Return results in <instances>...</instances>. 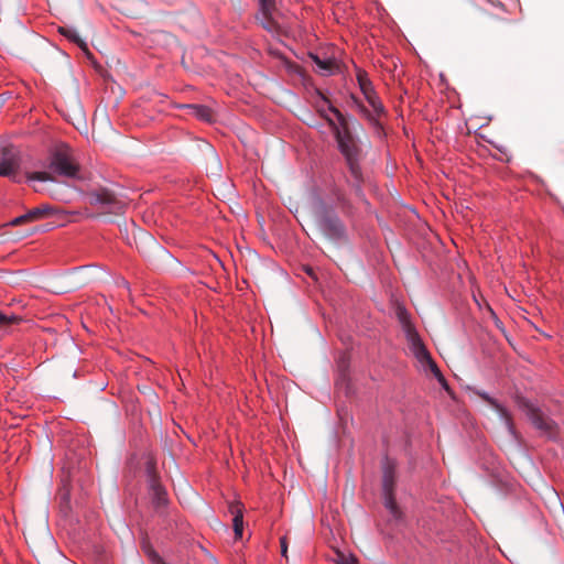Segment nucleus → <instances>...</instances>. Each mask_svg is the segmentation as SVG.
<instances>
[{
    "mask_svg": "<svg viewBox=\"0 0 564 564\" xmlns=\"http://www.w3.org/2000/svg\"><path fill=\"white\" fill-rule=\"evenodd\" d=\"M311 57L323 75H330L337 68L336 62L332 58H322L313 54Z\"/></svg>",
    "mask_w": 564,
    "mask_h": 564,
    "instance_id": "obj_15",
    "label": "nucleus"
},
{
    "mask_svg": "<svg viewBox=\"0 0 564 564\" xmlns=\"http://www.w3.org/2000/svg\"><path fill=\"white\" fill-rule=\"evenodd\" d=\"M395 316L405 334L411 352L422 355L425 345L423 344L421 337L419 336L414 325L411 323L409 312L405 310L404 306L398 304L395 306Z\"/></svg>",
    "mask_w": 564,
    "mask_h": 564,
    "instance_id": "obj_5",
    "label": "nucleus"
},
{
    "mask_svg": "<svg viewBox=\"0 0 564 564\" xmlns=\"http://www.w3.org/2000/svg\"><path fill=\"white\" fill-rule=\"evenodd\" d=\"M525 409L527 415L538 430H540L541 432L545 433L549 436L554 435L556 425L553 420L545 416L538 408H535L532 404H527Z\"/></svg>",
    "mask_w": 564,
    "mask_h": 564,
    "instance_id": "obj_8",
    "label": "nucleus"
},
{
    "mask_svg": "<svg viewBox=\"0 0 564 564\" xmlns=\"http://www.w3.org/2000/svg\"><path fill=\"white\" fill-rule=\"evenodd\" d=\"M143 478L147 485L151 518L165 520L170 514V498L156 470V462L151 453L143 454Z\"/></svg>",
    "mask_w": 564,
    "mask_h": 564,
    "instance_id": "obj_2",
    "label": "nucleus"
},
{
    "mask_svg": "<svg viewBox=\"0 0 564 564\" xmlns=\"http://www.w3.org/2000/svg\"><path fill=\"white\" fill-rule=\"evenodd\" d=\"M260 6H261L263 15L267 19V23H263V26L265 29L270 30L271 23H272V21L270 19V14L274 9L275 2H274V0H260Z\"/></svg>",
    "mask_w": 564,
    "mask_h": 564,
    "instance_id": "obj_17",
    "label": "nucleus"
},
{
    "mask_svg": "<svg viewBox=\"0 0 564 564\" xmlns=\"http://www.w3.org/2000/svg\"><path fill=\"white\" fill-rule=\"evenodd\" d=\"M477 394L485 400L488 404H490L496 411L500 414L501 419L505 421L508 430L513 433V424L511 421V416L508 411L497 402V400L490 398L486 392H477Z\"/></svg>",
    "mask_w": 564,
    "mask_h": 564,
    "instance_id": "obj_13",
    "label": "nucleus"
},
{
    "mask_svg": "<svg viewBox=\"0 0 564 564\" xmlns=\"http://www.w3.org/2000/svg\"><path fill=\"white\" fill-rule=\"evenodd\" d=\"M143 553L147 555L150 564H166L164 560L149 545L143 542Z\"/></svg>",
    "mask_w": 564,
    "mask_h": 564,
    "instance_id": "obj_21",
    "label": "nucleus"
},
{
    "mask_svg": "<svg viewBox=\"0 0 564 564\" xmlns=\"http://www.w3.org/2000/svg\"><path fill=\"white\" fill-rule=\"evenodd\" d=\"M280 544H281V554H282V556L288 558V539H286V536H282L280 539Z\"/></svg>",
    "mask_w": 564,
    "mask_h": 564,
    "instance_id": "obj_25",
    "label": "nucleus"
},
{
    "mask_svg": "<svg viewBox=\"0 0 564 564\" xmlns=\"http://www.w3.org/2000/svg\"><path fill=\"white\" fill-rule=\"evenodd\" d=\"M328 110L335 118L329 117L326 111L318 109L319 113L327 121L338 144V150L345 158L357 191L360 192L362 173L360 169L361 149L351 133L349 119L346 118L337 108L329 106Z\"/></svg>",
    "mask_w": 564,
    "mask_h": 564,
    "instance_id": "obj_1",
    "label": "nucleus"
},
{
    "mask_svg": "<svg viewBox=\"0 0 564 564\" xmlns=\"http://www.w3.org/2000/svg\"><path fill=\"white\" fill-rule=\"evenodd\" d=\"M48 167L51 172L37 171L28 172L25 177L28 181L54 182L53 174L66 177L77 178L79 165L75 162L69 147L62 144L53 150L50 154Z\"/></svg>",
    "mask_w": 564,
    "mask_h": 564,
    "instance_id": "obj_3",
    "label": "nucleus"
},
{
    "mask_svg": "<svg viewBox=\"0 0 564 564\" xmlns=\"http://www.w3.org/2000/svg\"><path fill=\"white\" fill-rule=\"evenodd\" d=\"M58 32L65 36L66 39H68L70 42L77 44L79 47L82 48H86V43L85 41H83L80 39V36L78 35L77 31L73 28H67V26H61L58 29Z\"/></svg>",
    "mask_w": 564,
    "mask_h": 564,
    "instance_id": "obj_16",
    "label": "nucleus"
},
{
    "mask_svg": "<svg viewBox=\"0 0 564 564\" xmlns=\"http://www.w3.org/2000/svg\"><path fill=\"white\" fill-rule=\"evenodd\" d=\"M335 563L336 564H357V558L354 555H346L345 553L338 552Z\"/></svg>",
    "mask_w": 564,
    "mask_h": 564,
    "instance_id": "obj_23",
    "label": "nucleus"
},
{
    "mask_svg": "<svg viewBox=\"0 0 564 564\" xmlns=\"http://www.w3.org/2000/svg\"><path fill=\"white\" fill-rule=\"evenodd\" d=\"M15 319H17V317H15V316H10V317H9V316H7V315H4V314H2V313L0 312V326H3V325H7V324H10V323H12V322H13V321H15Z\"/></svg>",
    "mask_w": 564,
    "mask_h": 564,
    "instance_id": "obj_26",
    "label": "nucleus"
},
{
    "mask_svg": "<svg viewBox=\"0 0 564 564\" xmlns=\"http://www.w3.org/2000/svg\"><path fill=\"white\" fill-rule=\"evenodd\" d=\"M129 471L133 474V477L137 478L140 474V462L135 454L131 455L128 460Z\"/></svg>",
    "mask_w": 564,
    "mask_h": 564,
    "instance_id": "obj_22",
    "label": "nucleus"
},
{
    "mask_svg": "<svg viewBox=\"0 0 564 564\" xmlns=\"http://www.w3.org/2000/svg\"><path fill=\"white\" fill-rule=\"evenodd\" d=\"M21 158L19 153L10 148H4L0 159V176L9 177L15 183L21 182L19 169Z\"/></svg>",
    "mask_w": 564,
    "mask_h": 564,
    "instance_id": "obj_6",
    "label": "nucleus"
},
{
    "mask_svg": "<svg viewBox=\"0 0 564 564\" xmlns=\"http://www.w3.org/2000/svg\"><path fill=\"white\" fill-rule=\"evenodd\" d=\"M148 238H149V240H150V241H152V242L154 241V238H153V236H152V235H150V234H149V235H148Z\"/></svg>",
    "mask_w": 564,
    "mask_h": 564,
    "instance_id": "obj_27",
    "label": "nucleus"
},
{
    "mask_svg": "<svg viewBox=\"0 0 564 564\" xmlns=\"http://www.w3.org/2000/svg\"><path fill=\"white\" fill-rule=\"evenodd\" d=\"M414 357L423 365L426 366L434 375V377L437 379V381L442 384L443 388L448 389L447 382L440 371L437 365L432 359L430 352L427 351L426 347L423 348V354H413Z\"/></svg>",
    "mask_w": 564,
    "mask_h": 564,
    "instance_id": "obj_12",
    "label": "nucleus"
},
{
    "mask_svg": "<svg viewBox=\"0 0 564 564\" xmlns=\"http://www.w3.org/2000/svg\"><path fill=\"white\" fill-rule=\"evenodd\" d=\"M142 362H143V364H144V362H149V364H151V361H150L149 359H145V358H143V359H142Z\"/></svg>",
    "mask_w": 564,
    "mask_h": 564,
    "instance_id": "obj_28",
    "label": "nucleus"
},
{
    "mask_svg": "<svg viewBox=\"0 0 564 564\" xmlns=\"http://www.w3.org/2000/svg\"><path fill=\"white\" fill-rule=\"evenodd\" d=\"M382 491L384 506L394 519L401 517V511L394 498L395 462L388 456L382 460Z\"/></svg>",
    "mask_w": 564,
    "mask_h": 564,
    "instance_id": "obj_4",
    "label": "nucleus"
},
{
    "mask_svg": "<svg viewBox=\"0 0 564 564\" xmlns=\"http://www.w3.org/2000/svg\"><path fill=\"white\" fill-rule=\"evenodd\" d=\"M26 223H34L33 220H31V216H30L29 212L10 220L9 225L17 227V226H20V225L26 224Z\"/></svg>",
    "mask_w": 564,
    "mask_h": 564,
    "instance_id": "obj_24",
    "label": "nucleus"
},
{
    "mask_svg": "<svg viewBox=\"0 0 564 564\" xmlns=\"http://www.w3.org/2000/svg\"><path fill=\"white\" fill-rule=\"evenodd\" d=\"M229 512L232 514V527L235 539L240 540L243 532V505L240 501H232L228 507Z\"/></svg>",
    "mask_w": 564,
    "mask_h": 564,
    "instance_id": "obj_11",
    "label": "nucleus"
},
{
    "mask_svg": "<svg viewBox=\"0 0 564 564\" xmlns=\"http://www.w3.org/2000/svg\"><path fill=\"white\" fill-rule=\"evenodd\" d=\"M322 232L330 239H339L344 236V226L337 216L326 213L318 220Z\"/></svg>",
    "mask_w": 564,
    "mask_h": 564,
    "instance_id": "obj_9",
    "label": "nucleus"
},
{
    "mask_svg": "<svg viewBox=\"0 0 564 564\" xmlns=\"http://www.w3.org/2000/svg\"><path fill=\"white\" fill-rule=\"evenodd\" d=\"M186 108L189 110V113L203 121L212 122L214 120L213 110L204 105H187Z\"/></svg>",
    "mask_w": 564,
    "mask_h": 564,
    "instance_id": "obj_14",
    "label": "nucleus"
},
{
    "mask_svg": "<svg viewBox=\"0 0 564 564\" xmlns=\"http://www.w3.org/2000/svg\"><path fill=\"white\" fill-rule=\"evenodd\" d=\"M143 399H147V401L154 404V409L148 411L149 415L151 417H153V416L160 417V409L156 404L158 395L150 389L149 391H143Z\"/></svg>",
    "mask_w": 564,
    "mask_h": 564,
    "instance_id": "obj_20",
    "label": "nucleus"
},
{
    "mask_svg": "<svg viewBox=\"0 0 564 564\" xmlns=\"http://www.w3.org/2000/svg\"><path fill=\"white\" fill-rule=\"evenodd\" d=\"M357 80H358V84H359V87H360L362 94H370V90L373 89L372 84H371L370 79L368 78V75L366 72L359 69L357 73Z\"/></svg>",
    "mask_w": 564,
    "mask_h": 564,
    "instance_id": "obj_19",
    "label": "nucleus"
},
{
    "mask_svg": "<svg viewBox=\"0 0 564 564\" xmlns=\"http://www.w3.org/2000/svg\"><path fill=\"white\" fill-rule=\"evenodd\" d=\"M53 209L48 205H42L35 208H32L29 210V214L31 216V220L37 221L46 217L47 215L52 214Z\"/></svg>",
    "mask_w": 564,
    "mask_h": 564,
    "instance_id": "obj_18",
    "label": "nucleus"
},
{
    "mask_svg": "<svg viewBox=\"0 0 564 564\" xmlns=\"http://www.w3.org/2000/svg\"><path fill=\"white\" fill-rule=\"evenodd\" d=\"M87 199L90 206L101 209L104 213H116L119 209L120 202L105 188L89 192Z\"/></svg>",
    "mask_w": 564,
    "mask_h": 564,
    "instance_id": "obj_7",
    "label": "nucleus"
},
{
    "mask_svg": "<svg viewBox=\"0 0 564 564\" xmlns=\"http://www.w3.org/2000/svg\"><path fill=\"white\" fill-rule=\"evenodd\" d=\"M369 105L372 107V112L365 106L359 105L360 112L373 124H379L377 117L384 112L383 106L377 97L375 90H370V94H364Z\"/></svg>",
    "mask_w": 564,
    "mask_h": 564,
    "instance_id": "obj_10",
    "label": "nucleus"
}]
</instances>
